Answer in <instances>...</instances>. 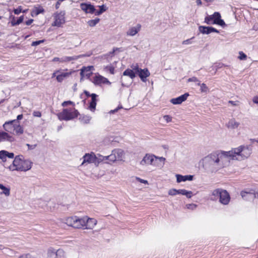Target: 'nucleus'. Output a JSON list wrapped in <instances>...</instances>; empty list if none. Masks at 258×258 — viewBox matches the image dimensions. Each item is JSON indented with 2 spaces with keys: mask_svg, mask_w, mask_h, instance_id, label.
Wrapping results in <instances>:
<instances>
[{
  "mask_svg": "<svg viewBox=\"0 0 258 258\" xmlns=\"http://www.w3.org/2000/svg\"><path fill=\"white\" fill-rule=\"evenodd\" d=\"M87 70V68H85V67H83L82 69H81V74L82 75L83 74V73L85 71Z\"/></svg>",
  "mask_w": 258,
  "mask_h": 258,
  "instance_id": "e2e57ef3",
  "label": "nucleus"
},
{
  "mask_svg": "<svg viewBox=\"0 0 258 258\" xmlns=\"http://www.w3.org/2000/svg\"><path fill=\"white\" fill-rule=\"evenodd\" d=\"M84 93H85V94L86 95V96H87V97H91V94H90V93H89L88 91H84Z\"/></svg>",
  "mask_w": 258,
  "mask_h": 258,
  "instance_id": "bf43d9fd",
  "label": "nucleus"
},
{
  "mask_svg": "<svg viewBox=\"0 0 258 258\" xmlns=\"http://www.w3.org/2000/svg\"><path fill=\"white\" fill-rule=\"evenodd\" d=\"M117 160H121L123 155V152L120 149H115L113 150Z\"/></svg>",
  "mask_w": 258,
  "mask_h": 258,
  "instance_id": "473e14b6",
  "label": "nucleus"
},
{
  "mask_svg": "<svg viewBox=\"0 0 258 258\" xmlns=\"http://www.w3.org/2000/svg\"><path fill=\"white\" fill-rule=\"evenodd\" d=\"M23 20H24V16H21L17 20L16 22H15V18L14 17L13 20L11 21L12 25L15 26V25H19L23 22Z\"/></svg>",
  "mask_w": 258,
  "mask_h": 258,
  "instance_id": "f704fd0d",
  "label": "nucleus"
},
{
  "mask_svg": "<svg viewBox=\"0 0 258 258\" xmlns=\"http://www.w3.org/2000/svg\"><path fill=\"white\" fill-rule=\"evenodd\" d=\"M184 195L186 196L188 198H190L192 196V192L191 191H187L186 190Z\"/></svg>",
  "mask_w": 258,
  "mask_h": 258,
  "instance_id": "09e8293b",
  "label": "nucleus"
},
{
  "mask_svg": "<svg viewBox=\"0 0 258 258\" xmlns=\"http://www.w3.org/2000/svg\"><path fill=\"white\" fill-rule=\"evenodd\" d=\"M188 95V93H185L177 98L172 99L170 101L173 104H180L186 100Z\"/></svg>",
  "mask_w": 258,
  "mask_h": 258,
  "instance_id": "aec40b11",
  "label": "nucleus"
},
{
  "mask_svg": "<svg viewBox=\"0 0 258 258\" xmlns=\"http://www.w3.org/2000/svg\"><path fill=\"white\" fill-rule=\"evenodd\" d=\"M64 71L66 72L61 73L56 76V80L59 83H61L65 79L69 77L73 73V71H72L68 72V69H66Z\"/></svg>",
  "mask_w": 258,
  "mask_h": 258,
  "instance_id": "f3484780",
  "label": "nucleus"
},
{
  "mask_svg": "<svg viewBox=\"0 0 258 258\" xmlns=\"http://www.w3.org/2000/svg\"><path fill=\"white\" fill-rule=\"evenodd\" d=\"M100 10L99 11H96L95 10V15H99L103 13L104 12L106 11V9L105 6L104 5H102L101 6H99Z\"/></svg>",
  "mask_w": 258,
  "mask_h": 258,
  "instance_id": "c9c22d12",
  "label": "nucleus"
},
{
  "mask_svg": "<svg viewBox=\"0 0 258 258\" xmlns=\"http://www.w3.org/2000/svg\"><path fill=\"white\" fill-rule=\"evenodd\" d=\"M4 129L8 133L19 136L23 134L24 129L17 120H12L5 122L3 124Z\"/></svg>",
  "mask_w": 258,
  "mask_h": 258,
  "instance_id": "7ed1b4c3",
  "label": "nucleus"
},
{
  "mask_svg": "<svg viewBox=\"0 0 258 258\" xmlns=\"http://www.w3.org/2000/svg\"><path fill=\"white\" fill-rule=\"evenodd\" d=\"M212 196L219 198V202L223 205H228L230 201V196L228 191L222 188H217L212 191Z\"/></svg>",
  "mask_w": 258,
  "mask_h": 258,
  "instance_id": "423d86ee",
  "label": "nucleus"
},
{
  "mask_svg": "<svg viewBox=\"0 0 258 258\" xmlns=\"http://www.w3.org/2000/svg\"><path fill=\"white\" fill-rule=\"evenodd\" d=\"M79 112L75 107L64 108L62 111L57 114V117L60 120H70L77 118Z\"/></svg>",
  "mask_w": 258,
  "mask_h": 258,
  "instance_id": "39448f33",
  "label": "nucleus"
},
{
  "mask_svg": "<svg viewBox=\"0 0 258 258\" xmlns=\"http://www.w3.org/2000/svg\"><path fill=\"white\" fill-rule=\"evenodd\" d=\"M213 23L218 24L220 26L224 25L225 22L224 21L221 19V15L219 12H215L213 14Z\"/></svg>",
  "mask_w": 258,
  "mask_h": 258,
  "instance_id": "412c9836",
  "label": "nucleus"
},
{
  "mask_svg": "<svg viewBox=\"0 0 258 258\" xmlns=\"http://www.w3.org/2000/svg\"><path fill=\"white\" fill-rule=\"evenodd\" d=\"M0 189H2L3 191L1 192V194H4L6 196H9L10 195V188H8L5 187L2 184L0 183Z\"/></svg>",
  "mask_w": 258,
  "mask_h": 258,
  "instance_id": "2f4dec72",
  "label": "nucleus"
},
{
  "mask_svg": "<svg viewBox=\"0 0 258 258\" xmlns=\"http://www.w3.org/2000/svg\"><path fill=\"white\" fill-rule=\"evenodd\" d=\"M239 56L238 58L240 60H245L246 59L247 56L242 51H240L239 52Z\"/></svg>",
  "mask_w": 258,
  "mask_h": 258,
  "instance_id": "a19ab883",
  "label": "nucleus"
},
{
  "mask_svg": "<svg viewBox=\"0 0 258 258\" xmlns=\"http://www.w3.org/2000/svg\"><path fill=\"white\" fill-rule=\"evenodd\" d=\"M109 160L111 162H113L117 160L116 156H115L114 151L113 150L112 153L107 156L103 157L102 160Z\"/></svg>",
  "mask_w": 258,
  "mask_h": 258,
  "instance_id": "c85d7f7f",
  "label": "nucleus"
},
{
  "mask_svg": "<svg viewBox=\"0 0 258 258\" xmlns=\"http://www.w3.org/2000/svg\"><path fill=\"white\" fill-rule=\"evenodd\" d=\"M92 82L95 85L100 86L102 85H110L111 84L108 79L99 75V74H96L92 78Z\"/></svg>",
  "mask_w": 258,
  "mask_h": 258,
  "instance_id": "1a4fd4ad",
  "label": "nucleus"
},
{
  "mask_svg": "<svg viewBox=\"0 0 258 258\" xmlns=\"http://www.w3.org/2000/svg\"><path fill=\"white\" fill-rule=\"evenodd\" d=\"M14 13L16 15H18L22 12V6H19L17 9H15L13 11Z\"/></svg>",
  "mask_w": 258,
  "mask_h": 258,
  "instance_id": "79ce46f5",
  "label": "nucleus"
},
{
  "mask_svg": "<svg viewBox=\"0 0 258 258\" xmlns=\"http://www.w3.org/2000/svg\"><path fill=\"white\" fill-rule=\"evenodd\" d=\"M44 42V39L38 40V41H33V42H32L31 45L32 46H37V45L40 44L41 43H43Z\"/></svg>",
  "mask_w": 258,
  "mask_h": 258,
  "instance_id": "37998d69",
  "label": "nucleus"
},
{
  "mask_svg": "<svg viewBox=\"0 0 258 258\" xmlns=\"http://www.w3.org/2000/svg\"><path fill=\"white\" fill-rule=\"evenodd\" d=\"M97 96L98 95L95 93H92L91 95V101L90 102L89 108L92 111H94L96 109Z\"/></svg>",
  "mask_w": 258,
  "mask_h": 258,
  "instance_id": "4be33fe9",
  "label": "nucleus"
},
{
  "mask_svg": "<svg viewBox=\"0 0 258 258\" xmlns=\"http://www.w3.org/2000/svg\"><path fill=\"white\" fill-rule=\"evenodd\" d=\"M207 3H212L214 0H204Z\"/></svg>",
  "mask_w": 258,
  "mask_h": 258,
  "instance_id": "338daca9",
  "label": "nucleus"
},
{
  "mask_svg": "<svg viewBox=\"0 0 258 258\" xmlns=\"http://www.w3.org/2000/svg\"><path fill=\"white\" fill-rule=\"evenodd\" d=\"M7 157L12 159L14 157L13 153H9L5 150H2L0 151V159L3 161H6Z\"/></svg>",
  "mask_w": 258,
  "mask_h": 258,
  "instance_id": "5701e85b",
  "label": "nucleus"
},
{
  "mask_svg": "<svg viewBox=\"0 0 258 258\" xmlns=\"http://www.w3.org/2000/svg\"><path fill=\"white\" fill-rule=\"evenodd\" d=\"M136 72L132 69V70L130 69H126L123 73V76H128L132 79H134L136 77Z\"/></svg>",
  "mask_w": 258,
  "mask_h": 258,
  "instance_id": "cd10ccee",
  "label": "nucleus"
},
{
  "mask_svg": "<svg viewBox=\"0 0 258 258\" xmlns=\"http://www.w3.org/2000/svg\"><path fill=\"white\" fill-rule=\"evenodd\" d=\"M85 216L80 217L76 216L75 229H85Z\"/></svg>",
  "mask_w": 258,
  "mask_h": 258,
  "instance_id": "a211bd4d",
  "label": "nucleus"
},
{
  "mask_svg": "<svg viewBox=\"0 0 258 258\" xmlns=\"http://www.w3.org/2000/svg\"><path fill=\"white\" fill-rule=\"evenodd\" d=\"M27 146L28 147L29 149H33L35 147H36V145L32 147V146L30 145L29 144H27Z\"/></svg>",
  "mask_w": 258,
  "mask_h": 258,
  "instance_id": "0e129e2a",
  "label": "nucleus"
},
{
  "mask_svg": "<svg viewBox=\"0 0 258 258\" xmlns=\"http://www.w3.org/2000/svg\"><path fill=\"white\" fill-rule=\"evenodd\" d=\"M201 89L202 92H206L208 90V87L205 84L203 83L201 85Z\"/></svg>",
  "mask_w": 258,
  "mask_h": 258,
  "instance_id": "49530a36",
  "label": "nucleus"
},
{
  "mask_svg": "<svg viewBox=\"0 0 258 258\" xmlns=\"http://www.w3.org/2000/svg\"><path fill=\"white\" fill-rule=\"evenodd\" d=\"M64 14V12H63L55 13L54 15V21L52 24V26L59 27L64 24L65 23Z\"/></svg>",
  "mask_w": 258,
  "mask_h": 258,
  "instance_id": "9b49d317",
  "label": "nucleus"
},
{
  "mask_svg": "<svg viewBox=\"0 0 258 258\" xmlns=\"http://www.w3.org/2000/svg\"><path fill=\"white\" fill-rule=\"evenodd\" d=\"M4 248V247L3 245H0V249H3Z\"/></svg>",
  "mask_w": 258,
  "mask_h": 258,
  "instance_id": "774afa93",
  "label": "nucleus"
},
{
  "mask_svg": "<svg viewBox=\"0 0 258 258\" xmlns=\"http://www.w3.org/2000/svg\"><path fill=\"white\" fill-rule=\"evenodd\" d=\"M103 69L106 72H109L112 75L115 73V68L111 64L104 67Z\"/></svg>",
  "mask_w": 258,
  "mask_h": 258,
  "instance_id": "72a5a7b5",
  "label": "nucleus"
},
{
  "mask_svg": "<svg viewBox=\"0 0 258 258\" xmlns=\"http://www.w3.org/2000/svg\"><path fill=\"white\" fill-rule=\"evenodd\" d=\"M83 161L82 165L85 163H95L96 161L97 157L94 153L91 152V153H87L83 156Z\"/></svg>",
  "mask_w": 258,
  "mask_h": 258,
  "instance_id": "f8f14e48",
  "label": "nucleus"
},
{
  "mask_svg": "<svg viewBox=\"0 0 258 258\" xmlns=\"http://www.w3.org/2000/svg\"><path fill=\"white\" fill-rule=\"evenodd\" d=\"M99 21V19L96 18L94 20H89L88 22L89 25L91 27L95 26Z\"/></svg>",
  "mask_w": 258,
  "mask_h": 258,
  "instance_id": "4c0bfd02",
  "label": "nucleus"
},
{
  "mask_svg": "<svg viewBox=\"0 0 258 258\" xmlns=\"http://www.w3.org/2000/svg\"><path fill=\"white\" fill-rule=\"evenodd\" d=\"M33 21L34 20L33 19H29L28 21H26L25 24L27 25H31L33 23Z\"/></svg>",
  "mask_w": 258,
  "mask_h": 258,
  "instance_id": "5fc2aeb1",
  "label": "nucleus"
},
{
  "mask_svg": "<svg viewBox=\"0 0 258 258\" xmlns=\"http://www.w3.org/2000/svg\"><path fill=\"white\" fill-rule=\"evenodd\" d=\"M61 2L59 1V0H58L55 4V9H58L59 8L60 5L61 4Z\"/></svg>",
  "mask_w": 258,
  "mask_h": 258,
  "instance_id": "6e6d98bb",
  "label": "nucleus"
},
{
  "mask_svg": "<svg viewBox=\"0 0 258 258\" xmlns=\"http://www.w3.org/2000/svg\"><path fill=\"white\" fill-rule=\"evenodd\" d=\"M228 103L231 104L233 106H237V105H238L239 101H232V100H229L228 101Z\"/></svg>",
  "mask_w": 258,
  "mask_h": 258,
  "instance_id": "8fccbe9b",
  "label": "nucleus"
},
{
  "mask_svg": "<svg viewBox=\"0 0 258 258\" xmlns=\"http://www.w3.org/2000/svg\"><path fill=\"white\" fill-rule=\"evenodd\" d=\"M141 25L138 24L136 27L131 28L126 32L127 35L133 36L138 33L141 30Z\"/></svg>",
  "mask_w": 258,
  "mask_h": 258,
  "instance_id": "a878e982",
  "label": "nucleus"
},
{
  "mask_svg": "<svg viewBox=\"0 0 258 258\" xmlns=\"http://www.w3.org/2000/svg\"><path fill=\"white\" fill-rule=\"evenodd\" d=\"M44 12V10L43 8L40 5H37L34 7L31 11V15L32 17H35L41 13H43Z\"/></svg>",
  "mask_w": 258,
  "mask_h": 258,
  "instance_id": "b1692460",
  "label": "nucleus"
},
{
  "mask_svg": "<svg viewBox=\"0 0 258 258\" xmlns=\"http://www.w3.org/2000/svg\"><path fill=\"white\" fill-rule=\"evenodd\" d=\"M118 48H114L113 49L112 51V52H110V53L111 54H114V52H115L117 50H118Z\"/></svg>",
  "mask_w": 258,
  "mask_h": 258,
  "instance_id": "680f3d73",
  "label": "nucleus"
},
{
  "mask_svg": "<svg viewBox=\"0 0 258 258\" xmlns=\"http://www.w3.org/2000/svg\"><path fill=\"white\" fill-rule=\"evenodd\" d=\"M226 154L232 159L238 156L241 157V159L243 160L250 156L251 154V149L248 146L242 145L238 148L232 149L231 151H228Z\"/></svg>",
  "mask_w": 258,
  "mask_h": 258,
  "instance_id": "f03ea898",
  "label": "nucleus"
},
{
  "mask_svg": "<svg viewBox=\"0 0 258 258\" xmlns=\"http://www.w3.org/2000/svg\"><path fill=\"white\" fill-rule=\"evenodd\" d=\"M200 31L203 34H210L212 32L218 33L219 32L216 29L212 27L200 26Z\"/></svg>",
  "mask_w": 258,
  "mask_h": 258,
  "instance_id": "6ab92c4d",
  "label": "nucleus"
},
{
  "mask_svg": "<svg viewBox=\"0 0 258 258\" xmlns=\"http://www.w3.org/2000/svg\"><path fill=\"white\" fill-rule=\"evenodd\" d=\"M68 105H72V107H75V104L72 101H65L61 103V106L63 107H66Z\"/></svg>",
  "mask_w": 258,
  "mask_h": 258,
  "instance_id": "58836bf2",
  "label": "nucleus"
},
{
  "mask_svg": "<svg viewBox=\"0 0 258 258\" xmlns=\"http://www.w3.org/2000/svg\"><path fill=\"white\" fill-rule=\"evenodd\" d=\"M196 3L198 6H201L202 4V1L201 0H196Z\"/></svg>",
  "mask_w": 258,
  "mask_h": 258,
  "instance_id": "052dcab7",
  "label": "nucleus"
},
{
  "mask_svg": "<svg viewBox=\"0 0 258 258\" xmlns=\"http://www.w3.org/2000/svg\"><path fill=\"white\" fill-rule=\"evenodd\" d=\"M80 8L86 13H94L95 14V9L94 6L90 4L82 3L80 5Z\"/></svg>",
  "mask_w": 258,
  "mask_h": 258,
  "instance_id": "2eb2a0df",
  "label": "nucleus"
},
{
  "mask_svg": "<svg viewBox=\"0 0 258 258\" xmlns=\"http://www.w3.org/2000/svg\"><path fill=\"white\" fill-rule=\"evenodd\" d=\"M185 189H178V194H181L182 195H184V193H185Z\"/></svg>",
  "mask_w": 258,
  "mask_h": 258,
  "instance_id": "864d4df0",
  "label": "nucleus"
},
{
  "mask_svg": "<svg viewBox=\"0 0 258 258\" xmlns=\"http://www.w3.org/2000/svg\"><path fill=\"white\" fill-rule=\"evenodd\" d=\"M76 216L67 217L61 220V222L75 229Z\"/></svg>",
  "mask_w": 258,
  "mask_h": 258,
  "instance_id": "4468645a",
  "label": "nucleus"
},
{
  "mask_svg": "<svg viewBox=\"0 0 258 258\" xmlns=\"http://www.w3.org/2000/svg\"><path fill=\"white\" fill-rule=\"evenodd\" d=\"M34 116L40 117L41 116V113L39 111H35L33 113Z\"/></svg>",
  "mask_w": 258,
  "mask_h": 258,
  "instance_id": "de8ad7c7",
  "label": "nucleus"
},
{
  "mask_svg": "<svg viewBox=\"0 0 258 258\" xmlns=\"http://www.w3.org/2000/svg\"><path fill=\"white\" fill-rule=\"evenodd\" d=\"M177 194H178V190L177 189H174V188H172V189H170L168 191V195H170V196H175V195H176Z\"/></svg>",
  "mask_w": 258,
  "mask_h": 258,
  "instance_id": "ea45409f",
  "label": "nucleus"
},
{
  "mask_svg": "<svg viewBox=\"0 0 258 258\" xmlns=\"http://www.w3.org/2000/svg\"><path fill=\"white\" fill-rule=\"evenodd\" d=\"M165 160V159L163 157H158L153 154H146L140 162V164L142 165L146 164L156 165L158 160L160 162H163Z\"/></svg>",
  "mask_w": 258,
  "mask_h": 258,
  "instance_id": "0eeeda50",
  "label": "nucleus"
},
{
  "mask_svg": "<svg viewBox=\"0 0 258 258\" xmlns=\"http://www.w3.org/2000/svg\"><path fill=\"white\" fill-rule=\"evenodd\" d=\"M213 17V15L206 17L205 19V22L207 24H209V25L214 24L213 23V17Z\"/></svg>",
  "mask_w": 258,
  "mask_h": 258,
  "instance_id": "e433bc0d",
  "label": "nucleus"
},
{
  "mask_svg": "<svg viewBox=\"0 0 258 258\" xmlns=\"http://www.w3.org/2000/svg\"><path fill=\"white\" fill-rule=\"evenodd\" d=\"M59 72H60V70H56V71H55V72L52 74V78H53V77H54L56 76V73H59Z\"/></svg>",
  "mask_w": 258,
  "mask_h": 258,
  "instance_id": "13d9d810",
  "label": "nucleus"
},
{
  "mask_svg": "<svg viewBox=\"0 0 258 258\" xmlns=\"http://www.w3.org/2000/svg\"><path fill=\"white\" fill-rule=\"evenodd\" d=\"M140 181L142 183H147L148 182L147 180H144V179H140Z\"/></svg>",
  "mask_w": 258,
  "mask_h": 258,
  "instance_id": "69168bd1",
  "label": "nucleus"
},
{
  "mask_svg": "<svg viewBox=\"0 0 258 258\" xmlns=\"http://www.w3.org/2000/svg\"><path fill=\"white\" fill-rule=\"evenodd\" d=\"M131 68L133 69L135 72L138 75L143 82H146L147 78L150 75V73L148 69L145 68L142 69L139 68L138 64H136L135 65L133 64Z\"/></svg>",
  "mask_w": 258,
  "mask_h": 258,
  "instance_id": "6e6552de",
  "label": "nucleus"
},
{
  "mask_svg": "<svg viewBox=\"0 0 258 258\" xmlns=\"http://www.w3.org/2000/svg\"><path fill=\"white\" fill-rule=\"evenodd\" d=\"M252 101L255 104H258V96H254L252 99Z\"/></svg>",
  "mask_w": 258,
  "mask_h": 258,
  "instance_id": "3c124183",
  "label": "nucleus"
},
{
  "mask_svg": "<svg viewBox=\"0 0 258 258\" xmlns=\"http://www.w3.org/2000/svg\"><path fill=\"white\" fill-rule=\"evenodd\" d=\"M85 229H93L97 223V221L94 218H89L88 216H85Z\"/></svg>",
  "mask_w": 258,
  "mask_h": 258,
  "instance_id": "ddd939ff",
  "label": "nucleus"
},
{
  "mask_svg": "<svg viewBox=\"0 0 258 258\" xmlns=\"http://www.w3.org/2000/svg\"><path fill=\"white\" fill-rule=\"evenodd\" d=\"M194 37H192V38H191L190 39H186L185 40H184V41H182V44H183V45H187V44H190L191 43V40L194 39Z\"/></svg>",
  "mask_w": 258,
  "mask_h": 258,
  "instance_id": "a18cd8bd",
  "label": "nucleus"
},
{
  "mask_svg": "<svg viewBox=\"0 0 258 258\" xmlns=\"http://www.w3.org/2000/svg\"><path fill=\"white\" fill-rule=\"evenodd\" d=\"M23 118V114H19L17 117V120L18 121L19 120L22 119Z\"/></svg>",
  "mask_w": 258,
  "mask_h": 258,
  "instance_id": "4d7b16f0",
  "label": "nucleus"
},
{
  "mask_svg": "<svg viewBox=\"0 0 258 258\" xmlns=\"http://www.w3.org/2000/svg\"><path fill=\"white\" fill-rule=\"evenodd\" d=\"M242 199L246 201L253 200L257 198V192L253 189H248L242 190L240 192Z\"/></svg>",
  "mask_w": 258,
  "mask_h": 258,
  "instance_id": "9d476101",
  "label": "nucleus"
},
{
  "mask_svg": "<svg viewBox=\"0 0 258 258\" xmlns=\"http://www.w3.org/2000/svg\"><path fill=\"white\" fill-rule=\"evenodd\" d=\"M227 152L222 151L212 153L207 158L210 159L211 162L218 165L219 168H223L227 161V158L229 157V155L226 154Z\"/></svg>",
  "mask_w": 258,
  "mask_h": 258,
  "instance_id": "20e7f679",
  "label": "nucleus"
},
{
  "mask_svg": "<svg viewBox=\"0 0 258 258\" xmlns=\"http://www.w3.org/2000/svg\"><path fill=\"white\" fill-rule=\"evenodd\" d=\"M60 249L55 251L53 248L50 247L47 250V256L49 257H52L53 255H55V258L57 257V252L59 251Z\"/></svg>",
  "mask_w": 258,
  "mask_h": 258,
  "instance_id": "7c9ffc66",
  "label": "nucleus"
},
{
  "mask_svg": "<svg viewBox=\"0 0 258 258\" xmlns=\"http://www.w3.org/2000/svg\"><path fill=\"white\" fill-rule=\"evenodd\" d=\"M15 141V138L9 135L7 132H0V142L4 141L13 142Z\"/></svg>",
  "mask_w": 258,
  "mask_h": 258,
  "instance_id": "dca6fc26",
  "label": "nucleus"
},
{
  "mask_svg": "<svg viewBox=\"0 0 258 258\" xmlns=\"http://www.w3.org/2000/svg\"><path fill=\"white\" fill-rule=\"evenodd\" d=\"M176 181L178 183L181 182L182 181H185L186 180L191 181L193 179L192 175H182L180 174H176Z\"/></svg>",
  "mask_w": 258,
  "mask_h": 258,
  "instance_id": "393cba45",
  "label": "nucleus"
},
{
  "mask_svg": "<svg viewBox=\"0 0 258 258\" xmlns=\"http://www.w3.org/2000/svg\"><path fill=\"white\" fill-rule=\"evenodd\" d=\"M32 165V162L28 160H25L22 156H16L12 164L9 166L10 170L26 172L30 170Z\"/></svg>",
  "mask_w": 258,
  "mask_h": 258,
  "instance_id": "f257e3e1",
  "label": "nucleus"
},
{
  "mask_svg": "<svg viewBox=\"0 0 258 258\" xmlns=\"http://www.w3.org/2000/svg\"><path fill=\"white\" fill-rule=\"evenodd\" d=\"M164 118L166 120L167 122H169L171 121V117L169 115H165Z\"/></svg>",
  "mask_w": 258,
  "mask_h": 258,
  "instance_id": "603ef678",
  "label": "nucleus"
},
{
  "mask_svg": "<svg viewBox=\"0 0 258 258\" xmlns=\"http://www.w3.org/2000/svg\"><path fill=\"white\" fill-rule=\"evenodd\" d=\"M239 124V122L236 121L235 119L232 118L229 120L226 126L228 128L235 129L237 128Z\"/></svg>",
  "mask_w": 258,
  "mask_h": 258,
  "instance_id": "bb28decb",
  "label": "nucleus"
},
{
  "mask_svg": "<svg viewBox=\"0 0 258 258\" xmlns=\"http://www.w3.org/2000/svg\"><path fill=\"white\" fill-rule=\"evenodd\" d=\"M73 60V58L72 57L66 56L63 58H60L57 57H55L52 59V61H59L60 62H64L67 61H70Z\"/></svg>",
  "mask_w": 258,
  "mask_h": 258,
  "instance_id": "c756f323",
  "label": "nucleus"
},
{
  "mask_svg": "<svg viewBox=\"0 0 258 258\" xmlns=\"http://www.w3.org/2000/svg\"><path fill=\"white\" fill-rule=\"evenodd\" d=\"M197 205L194 204H187L186 205V207L187 209L194 210L196 208Z\"/></svg>",
  "mask_w": 258,
  "mask_h": 258,
  "instance_id": "c03bdc74",
  "label": "nucleus"
}]
</instances>
